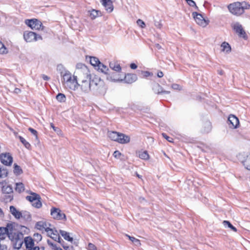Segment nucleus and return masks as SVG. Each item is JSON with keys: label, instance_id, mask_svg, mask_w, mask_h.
Here are the masks:
<instances>
[{"label": "nucleus", "instance_id": "393cba45", "mask_svg": "<svg viewBox=\"0 0 250 250\" xmlns=\"http://www.w3.org/2000/svg\"><path fill=\"white\" fill-rule=\"evenodd\" d=\"M62 78V82H65L66 83H70L71 81V74L70 72L67 70L65 71V73L61 76Z\"/></svg>", "mask_w": 250, "mask_h": 250}, {"label": "nucleus", "instance_id": "4d7b16f0", "mask_svg": "<svg viewBox=\"0 0 250 250\" xmlns=\"http://www.w3.org/2000/svg\"><path fill=\"white\" fill-rule=\"evenodd\" d=\"M87 249L88 250H97L96 246L90 243L88 244Z\"/></svg>", "mask_w": 250, "mask_h": 250}, {"label": "nucleus", "instance_id": "58836bf2", "mask_svg": "<svg viewBox=\"0 0 250 250\" xmlns=\"http://www.w3.org/2000/svg\"><path fill=\"white\" fill-rule=\"evenodd\" d=\"M2 191L4 193L9 194L13 192V189L10 186H3L2 188Z\"/></svg>", "mask_w": 250, "mask_h": 250}, {"label": "nucleus", "instance_id": "774afa93", "mask_svg": "<svg viewBox=\"0 0 250 250\" xmlns=\"http://www.w3.org/2000/svg\"><path fill=\"white\" fill-rule=\"evenodd\" d=\"M0 250H7V247L5 245H2L0 243Z\"/></svg>", "mask_w": 250, "mask_h": 250}, {"label": "nucleus", "instance_id": "ea45409f", "mask_svg": "<svg viewBox=\"0 0 250 250\" xmlns=\"http://www.w3.org/2000/svg\"><path fill=\"white\" fill-rule=\"evenodd\" d=\"M32 205L33 207L38 208H39L42 207V204L41 201L40 196H39V198H38L37 199H36L33 203H32Z\"/></svg>", "mask_w": 250, "mask_h": 250}, {"label": "nucleus", "instance_id": "20e7f679", "mask_svg": "<svg viewBox=\"0 0 250 250\" xmlns=\"http://www.w3.org/2000/svg\"><path fill=\"white\" fill-rule=\"evenodd\" d=\"M192 15L196 22L198 25L205 27L209 24V21L208 19L204 18L202 14L197 12H193L192 13Z\"/></svg>", "mask_w": 250, "mask_h": 250}, {"label": "nucleus", "instance_id": "f3484780", "mask_svg": "<svg viewBox=\"0 0 250 250\" xmlns=\"http://www.w3.org/2000/svg\"><path fill=\"white\" fill-rule=\"evenodd\" d=\"M48 225L50 226V224H47L46 222L42 221L38 222L36 224V228L40 230L44 229L45 231L47 233V235H49V230H51V229L49 228L47 226Z\"/></svg>", "mask_w": 250, "mask_h": 250}, {"label": "nucleus", "instance_id": "680f3d73", "mask_svg": "<svg viewBox=\"0 0 250 250\" xmlns=\"http://www.w3.org/2000/svg\"><path fill=\"white\" fill-rule=\"evenodd\" d=\"M186 1L191 7H193V6H195L196 3L193 0H187Z\"/></svg>", "mask_w": 250, "mask_h": 250}, {"label": "nucleus", "instance_id": "423d86ee", "mask_svg": "<svg viewBox=\"0 0 250 250\" xmlns=\"http://www.w3.org/2000/svg\"><path fill=\"white\" fill-rule=\"evenodd\" d=\"M0 161L6 166H11L13 162V158L10 153H2L0 154Z\"/></svg>", "mask_w": 250, "mask_h": 250}, {"label": "nucleus", "instance_id": "f8f14e48", "mask_svg": "<svg viewBox=\"0 0 250 250\" xmlns=\"http://www.w3.org/2000/svg\"><path fill=\"white\" fill-rule=\"evenodd\" d=\"M232 28L235 32L238 34L240 37L243 38L245 40H247L248 39V36L245 31L243 29L242 25L239 22L235 23L232 26Z\"/></svg>", "mask_w": 250, "mask_h": 250}, {"label": "nucleus", "instance_id": "72a5a7b5", "mask_svg": "<svg viewBox=\"0 0 250 250\" xmlns=\"http://www.w3.org/2000/svg\"><path fill=\"white\" fill-rule=\"evenodd\" d=\"M56 100L60 103L65 102L66 98L65 95L62 93H59L56 96Z\"/></svg>", "mask_w": 250, "mask_h": 250}, {"label": "nucleus", "instance_id": "c03bdc74", "mask_svg": "<svg viewBox=\"0 0 250 250\" xmlns=\"http://www.w3.org/2000/svg\"><path fill=\"white\" fill-rule=\"evenodd\" d=\"M15 189L17 191L20 193L23 191L24 190L23 184L21 183H17Z\"/></svg>", "mask_w": 250, "mask_h": 250}, {"label": "nucleus", "instance_id": "13d9d810", "mask_svg": "<svg viewBox=\"0 0 250 250\" xmlns=\"http://www.w3.org/2000/svg\"><path fill=\"white\" fill-rule=\"evenodd\" d=\"M154 25L156 27L159 29H160L162 26V24L161 23L160 21H157L156 20H154Z\"/></svg>", "mask_w": 250, "mask_h": 250}, {"label": "nucleus", "instance_id": "4468645a", "mask_svg": "<svg viewBox=\"0 0 250 250\" xmlns=\"http://www.w3.org/2000/svg\"><path fill=\"white\" fill-rule=\"evenodd\" d=\"M37 33L32 31L24 32L23 34L24 39L27 42L36 41Z\"/></svg>", "mask_w": 250, "mask_h": 250}, {"label": "nucleus", "instance_id": "a878e982", "mask_svg": "<svg viewBox=\"0 0 250 250\" xmlns=\"http://www.w3.org/2000/svg\"><path fill=\"white\" fill-rule=\"evenodd\" d=\"M221 47H222L221 51L223 52L226 51V53H229L231 51V46L227 42H222Z\"/></svg>", "mask_w": 250, "mask_h": 250}, {"label": "nucleus", "instance_id": "bf43d9fd", "mask_svg": "<svg viewBox=\"0 0 250 250\" xmlns=\"http://www.w3.org/2000/svg\"><path fill=\"white\" fill-rule=\"evenodd\" d=\"M47 244L49 246H51L52 247V249L55 250L56 248L58 247L56 246V245L54 244L50 240H47Z\"/></svg>", "mask_w": 250, "mask_h": 250}, {"label": "nucleus", "instance_id": "1a4fd4ad", "mask_svg": "<svg viewBox=\"0 0 250 250\" xmlns=\"http://www.w3.org/2000/svg\"><path fill=\"white\" fill-rule=\"evenodd\" d=\"M227 124L229 127L232 129L237 128L240 125L239 119L233 114H230L229 116Z\"/></svg>", "mask_w": 250, "mask_h": 250}, {"label": "nucleus", "instance_id": "c9c22d12", "mask_svg": "<svg viewBox=\"0 0 250 250\" xmlns=\"http://www.w3.org/2000/svg\"><path fill=\"white\" fill-rule=\"evenodd\" d=\"M50 127L53 128L54 131L59 136H62L63 133L61 129L58 127L55 126L54 125L53 123H50Z\"/></svg>", "mask_w": 250, "mask_h": 250}, {"label": "nucleus", "instance_id": "4be33fe9", "mask_svg": "<svg viewBox=\"0 0 250 250\" xmlns=\"http://www.w3.org/2000/svg\"><path fill=\"white\" fill-rule=\"evenodd\" d=\"M102 79L97 76L95 75L93 78L92 79V77L91 76L90 79V86L91 90L94 91V88L96 86V85L98 84L99 82Z\"/></svg>", "mask_w": 250, "mask_h": 250}, {"label": "nucleus", "instance_id": "9d476101", "mask_svg": "<svg viewBox=\"0 0 250 250\" xmlns=\"http://www.w3.org/2000/svg\"><path fill=\"white\" fill-rule=\"evenodd\" d=\"M91 74H87L86 79L83 80L82 83L80 84L81 90L85 93H88L91 90L90 86Z\"/></svg>", "mask_w": 250, "mask_h": 250}, {"label": "nucleus", "instance_id": "49530a36", "mask_svg": "<svg viewBox=\"0 0 250 250\" xmlns=\"http://www.w3.org/2000/svg\"><path fill=\"white\" fill-rule=\"evenodd\" d=\"M127 237H128L130 240H131L133 243L135 244V245L139 246L141 245L140 241L136 238H135L134 237L130 236L129 235H126Z\"/></svg>", "mask_w": 250, "mask_h": 250}, {"label": "nucleus", "instance_id": "5fc2aeb1", "mask_svg": "<svg viewBox=\"0 0 250 250\" xmlns=\"http://www.w3.org/2000/svg\"><path fill=\"white\" fill-rule=\"evenodd\" d=\"M34 237L35 239V240L39 242L42 239V236L41 234L36 233L34 234Z\"/></svg>", "mask_w": 250, "mask_h": 250}, {"label": "nucleus", "instance_id": "412c9836", "mask_svg": "<svg viewBox=\"0 0 250 250\" xmlns=\"http://www.w3.org/2000/svg\"><path fill=\"white\" fill-rule=\"evenodd\" d=\"M10 212L16 219H19L22 217V212L18 210L14 206L10 207Z\"/></svg>", "mask_w": 250, "mask_h": 250}, {"label": "nucleus", "instance_id": "0e129e2a", "mask_svg": "<svg viewBox=\"0 0 250 250\" xmlns=\"http://www.w3.org/2000/svg\"><path fill=\"white\" fill-rule=\"evenodd\" d=\"M137 67H138L137 65L134 62H132L130 64V67L132 69H133V70L136 69H137Z\"/></svg>", "mask_w": 250, "mask_h": 250}, {"label": "nucleus", "instance_id": "cd10ccee", "mask_svg": "<svg viewBox=\"0 0 250 250\" xmlns=\"http://www.w3.org/2000/svg\"><path fill=\"white\" fill-rule=\"evenodd\" d=\"M242 163L245 168L250 170V153L247 155Z\"/></svg>", "mask_w": 250, "mask_h": 250}, {"label": "nucleus", "instance_id": "f704fd0d", "mask_svg": "<svg viewBox=\"0 0 250 250\" xmlns=\"http://www.w3.org/2000/svg\"><path fill=\"white\" fill-rule=\"evenodd\" d=\"M223 224L224 226L226 227H228V228H230L231 230H233V231L236 232L237 231V229L234 227L229 221L225 220L223 222Z\"/></svg>", "mask_w": 250, "mask_h": 250}, {"label": "nucleus", "instance_id": "c85d7f7f", "mask_svg": "<svg viewBox=\"0 0 250 250\" xmlns=\"http://www.w3.org/2000/svg\"><path fill=\"white\" fill-rule=\"evenodd\" d=\"M18 138L23 145L28 150L31 149V146L29 142H28L23 137L21 136H18Z\"/></svg>", "mask_w": 250, "mask_h": 250}, {"label": "nucleus", "instance_id": "39448f33", "mask_svg": "<svg viewBox=\"0 0 250 250\" xmlns=\"http://www.w3.org/2000/svg\"><path fill=\"white\" fill-rule=\"evenodd\" d=\"M24 243L26 247V250H40L38 246H34V240L30 236H27L24 238ZM41 250H44L43 247Z\"/></svg>", "mask_w": 250, "mask_h": 250}, {"label": "nucleus", "instance_id": "864d4df0", "mask_svg": "<svg viewBox=\"0 0 250 250\" xmlns=\"http://www.w3.org/2000/svg\"><path fill=\"white\" fill-rule=\"evenodd\" d=\"M162 136L166 139L168 142L172 143L173 142V139L168 135H167L165 133H163L162 134Z\"/></svg>", "mask_w": 250, "mask_h": 250}, {"label": "nucleus", "instance_id": "bb28decb", "mask_svg": "<svg viewBox=\"0 0 250 250\" xmlns=\"http://www.w3.org/2000/svg\"><path fill=\"white\" fill-rule=\"evenodd\" d=\"M59 233L65 240L71 242L73 241V239L69 236V233L61 229L60 230Z\"/></svg>", "mask_w": 250, "mask_h": 250}, {"label": "nucleus", "instance_id": "052dcab7", "mask_svg": "<svg viewBox=\"0 0 250 250\" xmlns=\"http://www.w3.org/2000/svg\"><path fill=\"white\" fill-rule=\"evenodd\" d=\"M171 87L175 90H180L181 86L179 84L177 83H173L171 85Z\"/></svg>", "mask_w": 250, "mask_h": 250}, {"label": "nucleus", "instance_id": "a211bd4d", "mask_svg": "<svg viewBox=\"0 0 250 250\" xmlns=\"http://www.w3.org/2000/svg\"><path fill=\"white\" fill-rule=\"evenodd\" d=\"M51 230H49L48 236L50 237L54 241L62 244V240L61 237L60 236L58 231L56 229H51Z\"/></svg>", "mask_w": 250, "mask_h": 250}, {"label": "nucleus", "instance_id": "ddd939ff", "mask_svg": "<svg viewBox=\"0 0 250 250\" xmlns=\"http://www.w3.org/2000/svg\"><path fill=\"white\" fill-rule=\"evenodd\" d=\"M106 87L103 80H101L96 86L94 88V91L100 94H104L106 92Z\"/></svg>", "mask_w": 250, "mask_h": 250}, {"label": "nucleus", "instance_id": "c756f323", "mask_svg": "<svg viewBox=\"0 0 250 250\" xmlns=\"http://www.w3.org/2000/svg\"><path fill=\"white\" fill-rule=\"evenodd\" d=\"M102 13L101 11L95 10V9H92L91 11L90 16L92 19H94L97 17L99 16H102Z\"/></svg>", "mask_w": 250, "mask_h": 250}, {"label": "nucleus", "instance_id": "6ab92c4d", "mask_svg": "<svg viewBox=\"0 0 250 250\" xmlns=\"http://www.w3.org/2000/svg\"><path fill=\"white\" fill-rule=\"evenodd\" d=\"M9 238L12 241L14 240H23V234L20 231L13 232V230L10 233Z\"/></svg>", "mask_w": 250, "mask_h": 250}, {"label": "nucleus", "instance_id": "f03ea898", "mask_svg": "<svg viewBox=\"0 0 250 250\" xmlns=\"http://www.w3.org/2000/svg\"><path fill=\"white\" fill-rule=\"evenodd\" d=\"M25 23L33 30L41 29L42 31L45 32L46 29L42 22L37 19H26L25 20Z\"/></svg>", "mask_w": 250, "mask_h": 250}, {"label": "nucleus", "instance_id": "473e14b6", "mask_svg": "<svg viewBox=\"0 0 250 250\" xmlns=\"http://www.w3.org/2000/svg\"><path fill=\"white\" fill-rule=\"evenodd\" d=\"M71 82H73V83H75V85L71 84V85L70 86V89L73 90H75L78 88V87L80 85V84L78 83L77 81V77L74 75L73 79H72L71 78Z\"/></svg>", "mask_w": 250, "mask_h": 250}, {"label": "nucleus", "instance_id": "2f4dec72", "mask_svg": "<svg viewBox=\"0 0 250 250\" xmlns=\"http://www.w3.org/2000/svg\"><path fill=\"white\" fill-rule=\"evenodd\" d=\"M76 68L78 70L81 69L82 71H83V72H85L86 74H88V72H89L88 69L87 67L84 64L82 63H78L76 64Z\"/></svg>", "mask_w": 250, "mask_h": 250}, {"label": "nucleus", "instance_id": "a18cd8bd", "mask_svg": "<svg viewBox=\"0 0 250 250\" xmlns=\"http://www.w3.org/2000/svg\"><path fill=\"white\" fill-rule=\"evenodd\" d=\"M28 130L35 136V139L38 142H39V137L38 136V132L35 129L30 127L28 128Z\"/></svg>", "mask_w": 250, "mask_h": 250}, {"label": "nucleus", "instance_id": "09e8293b", "mask_svg": "<svg viewBox=\"0 0 250 250\" xmlns=\"http://www.w3.org/2000/svg\"><path fill=\"white\" fill-rule=\"evenodd\" d=\"M204 125L205 129L204 131L205 132L208 133L211 130V125L210 122H206Z\"/></svg>", "mask_w": 250, "mask_h": 250}, {"label": "nucleus", "instance_id": "a19ab883", "mask_svg": "<svg viewBox=\"0 0 250 250\" xmlns=\"http://www.w3.org/2000/svg\"><path fill=\"white\" fill-rule=\"evenodd\" d=\"M13 242H14V248L16 249H20L21 247L24 242V240H14Z\"/></svg>", "mask_w": 250, "mask_h": 250}, {"label": "nucleus", "instance_id": "6e6552de", "mask_svg": "<svg viewBox=\"0 0 250 250\" xmlns=\"http://www.w3.org/2000/svg\"><path fill=\"white\" fill-rule=\"evenodd\" d=\"M88 58L90 64L97 70L101 72V68H105V65L102 63L97 57L88 56Z\"/></svg>", "mask_w": 250, "mask_h": 250}, {"label": "nucleus", "instance_id": "2eb2a0df", "mask_svg": "<svg viewBox=\"0 0 250 250\" xmlns=\"http://www.w3.org/2000/svg\"><path fill=\"white\" fill-rule=\"evenodd\" d=\"M152 88L153 91L157 94H167L170 93V91L164 90L163 87L158 83H153Z\"/></svg>", "mask_w": 250, "mask_h": 250}, {"label": "nucleus", "instance_id": "e2e57ef3", "mask_svg": "<svg viewBox=\"0 0 250 250\" xmlns=\"http://www.w3.org/2000/svg\"><path fill=\"white\" fill-rule=\"evenodd\" d=\"M113 155L115 158H119L122 154L119 151L116 150L114 152Z\"/></svg>", "mask_w": 250, "mask_h": 250}, {"label": "nucleus", "instance_id": "8fccbe9b", "mask_svg": "<svg viewBox=\"0 0 250 250\" xmlns=\"http://www.w3.org/2000/svg\"><path fill=\"white\" fill-rule=\"evenodd\" d=\"M13 172H23L22 169L20 166L16 163H15L13 165Z\"/></svg>", "mask_w": 250, "mask_h": 250}, {"label": "nucleus", "instance_id": "e433bc0d", "mask_svg": "<svg viewBox=\"0 0 250 250\" xmlns=\"http://www.w3.org/2000/svg\"><path fill=\"white\" fill-rule=\"evenodd\" d=\"M139 156L141 159L147 160L149 159V156L147 151L145 150L139 152Z\"/></svg>", "mask_w": 250, "mask_h": 250}, {"label": "nucleus", "instance_id": "aec40b11", "mask_svg": "<svg viewBox=\"0 0 250 250\" xmlns=\"http://www.w3.org/2000/svg\"><path fill=\"white\" fill-rule=\"evenodd\" d=\"M130 138L129 136L120 132L117 142L120 144H125L129 143L130 142Z\"/></svg>", "mask_w": 250, "mask_h": 250}, {"label": "nucleus", "instance_id": "de8ad7c7", "mask_svg": "<svg viewBox=\"0 0 250 250\" xmlns=\"http://www.w3.org/2000/svg\"><path fill=\"white\" fill-rule=\"evenodd\" d=\"M139 73H141L144 78H147L148 76H152L153 73L147 71L138 70Z\"/></svg>", "mask_w": 250, "mask_h": 250}, {"label": "nucleus", "instance_id": "9b49d317", "mask_svg": "<svg viewBox=\"0 0 250 250\" xmlns=\"http://www.w3.org/2000/svg\"><path fill=\"white\" fill-rule=\"evenodd\" d=\"M137 80V76L135 74L123 73L122 74V82H124L125 83L131 84Z\"/></svg>", "mask_w": 250, "mask_h": 250}, {"label": "nucleus", "instance_id": "7c9ffc66", "mask_svg": "<svg viewBox=\"0 0 250 250\" xmlns=\"http://www.w3.org/2000/svg\"><path fill=\"white\" fill-rule=\"evenodd\" d=\"M40 195L36 193L32 192L31 195L27 196L26 197V200L30 201L32 203H33L36 199L39 198Z\"/></svg>", "mask_w": 250, "mask_h": 250}, {"label": "nucleus", "instance_id": "0eeeda50", "mask_svg": "<svg viewBox=\"0 0 250 250\" xmlns=\"http://www.w3.org/2000/svg\"><path fill=\"white\" fill-rule=\"evenodd\" d=\"M51 215L54 219L66 220L65 214L59 208L53 207L51 209Z\"/></svg>", "mask_w": 250, "mask_h": 250}, {"label": "nucleus", "instance_id": "3c124183", "mask_svg": "<svg viewBox=\"0 0 250 250\" xmlns=\"http://www.w3.org/2000/svg\"><path fill=\"white\" fill-rule=\"evenodd\" d=\"M64 242L62 240V246L65 250H75L72 246H65L64 245Z\"/></svg>", "mask_w": 250, "mask_h": 250}, {"label": "nucleus", "instance_id": "603ef678", "mask_svg": "<svg viewBox=\"0 0 250 250\" xmlns=\"http://www.w3.org/2000/svg\"><path fill=\"white\" fill-rule=\"evenodd\" d=\"M138 25L141 27L142 28H144L146 27L145 22L141 19H138L136 21Z\"/></svg>", "mask_w": 250, "mask_h": 250}, {"label": "nucleus", "instance_id": "5701e85b", "mask_svg": "<svg viewBox=\"0 0 250 250\" xmlns=\"http://www.w3.org/2000/svg\"><path fill=\"white\" fill-rule=\"evenodd\" d=\"M110 70L111 71L120 72L122 70V67L120 65L115 62H110L109 64Z\"/></svg>", "mask_w": 250, "mask_h": 250}, {"label": "nucleus", "instance_id": "6e6d98bb", "mask_svg": "<svg viewBox=\"0 0 250 250\" xmlns=\"http://www.w3.org/2000/svg\"><path fill=\"white\" fill-rule=\"evenodd\" d=\"M240 3L242 4V6L244 8V11H245V9H249L250 8V4H249L246 1H243L242 2H240Z\"/></svg>", "mask_w": 250, "mask_h": 250}, {"label": "nucleus", "instance_id": "79ce46f5", "mask_svg": "<svg viewBox=\"0 0 250 250\" xmlns=\"http://www.w3.org/2000/svg\"><path fill=\"white\" fill-rule=\"evenodd\" d=\"M57 70L60 72L61 76L64 73H65V71H67L66 70L65 67L62 64H59L57 66Z\"/></svg>", "mask_w": 250, "mask_h": 250}, {"label": "nucleus", "instance_id": "b1692460", "mask_svg": "<svg viewBox=\"0 0 250 250\" xmlns=\"http://www.w3.org/2000/svg\"><path fill=\"white\" fill-rule=\"evenodd\" d=\"M120 132L115 131H108V137L112 141L117 142Z\"/></svg>", "mask_w": 250, "mask_h": 250}, {"label": "nucleus", "instance_id": "dca6fc26", "mask_svg": "<svg viewBox=\"0 0 250 250\" xmlns=\"http://www.w3.org/2000/svg\"><path fill=\"white\" fill-rule=\"evenodd\" d=\"M102 5L104 7L107 13H111L113 11L114 6L111 0H100Z\"/></svg>", "mask_w": 250, "mask_h": 250}, {"label": "nucleus", "instance_id": "7ed1b4c3", "mask_svg": "<svg viewBox=\"0 0 250 250\" xmlns=\"http://www.w3.org/2000/svg\"><path fill=\"white\" fill-rule=\"evenodd\" d=\"M229 11L234 15L240 16L244 13V8L240 2H235L228 5Z\"/></svg>", "mask_w": 250, "mask_h": 250}, {"label": "nucleus", "instance_id": "338daca9", "mask_svg": "<svg viewBox=\"0 0 250 250\" xmlns=\"http://www.w3.org/2000/svg\"><path fill=\"white\" fill-rule=\"evenodd\" d=\"M157 76L158 78H162L164 76L163 72L161 70L158 71Z\"/></svg>", "mask_w": 250, "mask_h": 250}, {"label": "nucleus", "instance_id": "f257e3e1", "mask_svg": "<svg viewBox=\"0 0 250 250\" xmlns=\"http://www.w3.org/2000/svg\"><path fill=\"white\" fill-rule=\"evenodd\" d=\"M106 75V79L112 82H122V74L123 72L110 70L107 66L101 68V72Z\"/></svg>", "mask_w": 250, "mask_h": 250}, {"label": "nucleus", "instance_id": "4c0bfd02", "mask_svg": "<svg viewBox=\"0 0 250 250\" xmlns=\"http://www.w3.org/2000/svg\"><path fill=\"white\" fill-rule=\"evenodd\" d=\"M8 49L5 45L0 41V54H6L8 53Z\"/></svg>", "mask_w": 250, "mask_h": 250}, {"label": "nucleus", "instance_id": "37998d69", "mask_svg": "<svg viewBox=\"0 0 250 250\" xmlns=\"http://www.w3.org/2000/svg\"><path fill=\"white\" fill-rule=\"evenodd\" d=\"M26 221H30L31 219V215L28 211H24L22 212V217Z\"/></svg>", "mask_w": 250, "mask_h": 250}, {"label": "nucleus", "instance_id": "69168bd1", "mask_svg": "<svg viewBox=\"0 0 250 250\" xmlns=\"http://www.w3.org/2000/svg\"><path fill=\"white\" fill-rule=\"evenodd\" d=\"M41 77L44 81H49L50 79V78L49 77H48V76H47L45 74H42Z\"/></svg>", "mask_w": 250, "mask_h": 250}]
</instances>
